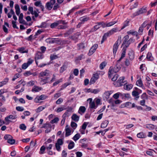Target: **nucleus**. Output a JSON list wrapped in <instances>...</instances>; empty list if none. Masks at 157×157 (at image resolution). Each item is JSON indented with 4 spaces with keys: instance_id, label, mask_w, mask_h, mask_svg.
Listing matches in <instances>:
<instances>
[{
    "instance_id": "0e129e2a",
    "label": "nucleus",
    "mask_w": 157,
    "mask_h": 157,
    "mask_svg": "<svg viewBox=\"0 0 157 157\" xmlns=\"http://www.w3.org/2000/svg\"><path fill=\"white\" fill-rule=\"evenodd\" d=\"M132 103L130 102H127L125 103V107H128L131 108V105Z\"/></svg>"
},
{
    "instance_id": "0eeeda50",
    "label": "nucleus",
    "mask_w": 157,
    "mask_h": 157,
    "mask_svg": "<svg viewBox=\"0 0 157 157\" xmlns=\"http://www.w3.org/2000/svg\"><path fill=\"white\" fill-rule=\"evenodd\" d=\"M47 98V96L45 95H42L40 96H37L34 99V101L36 103L40 102L41 100H44Z\"/></svg>"
},
{
    "instance_id": "5701e85b",
    "label": "nucleus",
    "mask_w": 157,
    "mask_h": 157,
    "mask_svg": "<svg viewBox=\"0 0 157 157\" xmlns=\"http://www.w3.org/2000/svg\"><path fill=\"white\" fill-rule=\"evenodd\" d=\"M136 85L138 86L142 87L143 88L144 87L142 82L140 79L138 80L136 82Z\"/></svg>"
},
{
    "instance_id": "49530a36",
    "label": "nucleus",
    "mask_w": 157,
    "mask_h": 157,
    "mask_svg": "<svg viewBox=\"0 0 157 157\" xmlns=\"http://www.w3.org/2000/svg\"><path fill=\"white\" fill-rule=\"evenodd\" d=\"M109 103L112 105V106L114 107L115 106L114 101L112 99H110L109 100Z\"/></svg>"
},
{
    "instance_id": "79ce46f5",
    "label": "nucleus",
    "mask_w": 157,
    "mask_h": 157,
    "mask_svg": "<svg viewBox=\"0 0 157 157\" xmlns=\"http://www.w3.org/2000/svg\"><path fill=\"white\" fill-rule=\"evenodd\" d=\"M59 121V119L58 117H56L53 120L51 121L50 123L51 124H54L57 122Z\"/></svg>"
},
{
    "instance_id": "a19ab883",
    "label": "nucleus",
    "mask_w": 157,
    "mask_h": 157,
    "mask_svg": "<svg viewBox=\"0 0 157 157\" xmlns=\"http://www.w3.org/2000/svg\"><path fill=\"white\" fill-rule=\"evenodd\" d=\"M58 58V56L55 55L53 54L51 55L50 56V59L51 60H52L54 59H56Z\"/></svg>"
},
{
    "instance_id": "338daca9",
    "label": "nucleus",
    "mask_w": 157,
    "mask_h": 157,
    "mask_svg": "<svg viewBox=\"0 0 157 157\" xmlns=\"http://www.w3.org/2000/svg\"><path fill=\"white\" fill-rule=\"evenodd\" d=\"M87 124L86 122H84L82 126V129L85 130Z\"/></svg>"
},
{
    "instance_id": "9d476101",
    "label": "nucleus",
    "mask_w": 157,
    "mask_h": 157,
    "mask_svg": "<svg viewBox=\"0 0 157 157\" xmlns=\"http://www.w3.org/2000/svg\"><path fill=\"white\" fill-rule=\"evenodd\" d=\"M98 47L97 44H95L93 45L89 51L88 55L89 56L92 55L96 51Z\"/></svg>"
},
{
    "instance_id": "6ab92c4d",
    "label": "nucleus",
    "mask_w": 157,
    "mask_h": 157,
    "mask_svg": "<svg viewBox=\"0 0 157 157\" xmlns=\"http://www.w3.org/2000/svg\"><path fill=\"white\" fill-rule=\"evenodd\" d=\"M126 83L124 84V89L127 90H129L132 89L133 86L132 84L125 85Z\"/></svg>"
},
{
    "instance_id": "f03ea898",
    "label": "nucleus",
    "mask_w": 157,
    "mask_h": 157,
    "mask_svg": "<svg viewBox=\"0 0 157 157\" xmlns=\"http://www.w3.org/2000/svg\"><path fill=\"white\" fill-rule=\"evenodd\" d=\"M40 76L41 77L47 76L44 78H42L41 81L46 83L50 79V76L52 75L51 72L47 70H45L44 71H42L40 73Z\"/></svg>"
},
{
    "instance_id": "c9c22d12",
    "label": "nucleus",
    "mask_w": 157,
    "mask_h": 157,
    "mask_svg": "<svg viewBox=\"0 0 157 157\" xmlns=\"http://www.w3.org/2000/svg\"><path fill=\"white\" fill-rule=\"evenodd\" d=\"M117 22V21H115L110 22L108 23H107V27H109L111 26L116 24Z\"/></svg>"
},
{
    "instance_id": "de8ad7c7",
    "label": "nucleus",
    "mask_w": 157,
    "mask_h": 157,
    "mask_svg": "<svg viewBox=\"0 0 157 157\" xmlns=\"http://www.w3.org/2000/svg\"><path fill=\"white\" fill-rule=\"evenodd\" d=\"M56 144H57L60 145H62L63 144V141L61 139H58Z\"/></svg>"
},
{
    "instance_id": "052dcab7",
    "label": "nucleus",
    "mask_w": 157,
    "mask_h": 157,
    "mask_svg": "<svg viewBox=\"0 0 157 157\" xmlns=\"http://www.w3.org/2000/svg\"><path fill=\"white\" fill-rule=\"evenodd\" d=\"M60 146L61 145H60L59 144H56L55 147H56V148L57 151H60V148H61V147Z\"/></svg>"
},
{
    "instance_id": "58836bf2",
    "label": "nucleus",
    "mask_w": 157,
    "mask_h": 157,
    "mask_svg": "<svg viewBox=\"0 0 157 157\" xmlns=\"http://www.w3.org/2000/svg\"><path fill=\"white\" fill-rule=\"evenodd\" d=\"M45 108V107L42 106L39 107L37 109H36V111L37 113L40 112L44 109Z\"/></svg>"
},
{
    "instance_id": "6e6552de",
    "label": "nucleus",
    "mask_w": 157,
    "mask_h": 157,
    "mask_svg": "<svg viewBox=\"0 0 157 157\" xmlns=\"http://www.w3.org/2000/svg\"><path fill=\"white\" fill-rule=\"evenodd\" d=\"M99 78V75L98 73H95L93 74L92 77L90 81V84H93Z\"/></svg>"
},
{
    "instance_id": "37998d69",
    "label": "nucleus",
    "mask_w": 157,
    "mask_h": 157,
    "mask_svg": "<svg viewBox=\"0 0 157 157\" xmlns=\"http://www.w3.org/2000/svg\"><path fill=\"white\" fill-rule=\"evenodd\" d=\"M4 138L5 140H9L13 138L12 136L10 135H5Z\"/></svg>"
},
{
    "instance_id": "4c0bfd02",
    "label": "nucleus",
    "mask_w": 157,
    "mask_h": 157,
    "mask_svg": "<svg viewBox=\"0 0 157 157\" xmlns=\"http://www.w3.org/2000/svg\"><path fill=\"white\" fill-rule=\"evenodd\" d=\"M71 125L74 129H75L77 128V125L75 122H71Z\"/></svg>"
},
{
    "instance_id": "bf43d9fd",
    "label": "nucleus",
    "mask_w": 157,
    "mask_h": 157,
    "mask_svg": "<svg viewBox=\"0 0 157 157\" xmlns=\"http://www.w3.org/2000/svg\"><path fill=\"white\" fill-rule=\"evenodd\" d=\"M16 109L17 110L19 111H22L24 110V109L22 107L20 106L17 107Z\"/></svg>"
},
{
    "instance_id": "13d9d810",
    "label": "nucleus",
    "mask_w": 157,
    "mask_h": 157,
    "mask_svg": "<svg viewBox=\"0 0 157 157\" xmlns=\"http://www.w3.org/2000/svg\"><path fill=\"white\" fill-rule=\"evenodd\" d=\"M67 28L66 25H60L58 27V29H65Z\"/></svg>"
},
{
    "instance_id": "f704fd0d",
    "label": "nucleus",
    "mask_w": 157,
    "mask_h": 157,
    "mask_svg": "<svg viewBox=\"0 0 157 157\" xmlns=\"http://www.w3.org/2000/svg\"><path fill=\"white\" fill-rule=\"evenodd\" d=\"M79 35L80 33H77L73 36H71V38L73 40H75L76 39H77L78 38V36Z\"/></svg>"
},
{
    "instance_id": "9b49d317",
    "label": "nucleus",
    "mask_w": 157,
    "mask_h": 157,
    "mask_svg": "<svg viewBox=\"0 0 157 157\" xmlns=\"http://www.w3.org/2000/svg\"><path fill=\"white\" fill-rule=\"evenodd\" d=\"M16 118L17 117L16 115H10L8 117H5V120L6 122H7L6 124H9L10 122L11 121L9 119L13 120L16 119Z\"/></svg>"
},
{
    "instance_id": "ea45409f",
    "label": "nucleus",
    "mask_w": 157,
    "mask_h": 157,
    "mask_svg": "<svg viewBox=\"0 0 157 157\" xmlns=\"http://www.w3.org/2000/svg\"><path fill=\"white\" fill-rule=\"evenodd\" d=\"M129 22V21L128 20H126V21H125L123 23V25L121 28V29H122L124 28H125L128 25Z\"/></svg>"
},
{
    "instance_id": "aec40b11",
    "label": "nucleus",
    "mask_w": 157,
    "mask_h": 157,
    "mask_svg": "<svg viewBox=\"0 0 157 157\" xmlns=\"http://www.w3.org/2000/svg\"><path fill=\"white\" fill-rule=\"evenodd\" d=\"M42 89V88L41 87H40L37 86H34L32 89V91L34 92H37L41 90Z\"/></svg>"
},
{
    "instance_id": "6e6d98bb",
    "label": "nucleus",
    "mask_w": 157,
    "mask_h": 157,
    "mask_svg": "<svg viewBox=\"0 0 157 157\" xmlns=\"http://www.w3.org/2000/svg\"><path fill=\"white\" fill-rule=\"evenodd\" d=\"M63 99L61 98H59L56 102L57 104H59L63 101Z\"/></svg>"
},
{
    "instance_id": "603ef678",
    "label": "nucleus",
    "mask_w": 157,
    "mask_h": 157,
    "mask_svg": "<svg viewBox=\"0 0 157 157\" xmlns=\"http://www.w3.org/2000/svg\"><path fill=\"white\" fill-rule=\"evenodd\" d=\"M125 55V53L124 52H122L121 54V57L117 61V62H119L124 57Z\"/></svg>"
},
{
    "instance_id": "e2e57ef3",
    "label": "nucleus",
    "mask_w": 157,
    "mask_h": 157,
    "mask_svg": "<svg viewBox=\"0 0 157 157\" xmlns=\"http://www.w3.org/2000/svg\"><path fill=\"white\" fill-rule=\"evenodd\" d=\"M8 79L7 78H6L4 81L0 82V84H3L5 85L8 82Z\"/></svg>"
},
{
    "instance_id": "c756f323",
    "label": "nucleus",
    "mask_w": 157,
    "mask_h": 157,
    "mask_svg": "<svg viewBox=\"0 0 157 157\" xmlns=\"http://www.w3.org/2000/svg\"><path fill=\"white\" fill-rule=\"evenodd\" d=\"M137 136L138 138H144L145 137V134L143 132H140L138 133Z\"/></svg>"
},
{
    "instance_id": "a878e982",
    "label": "nucleus",
    "mask_w": 157,
    "mask_h": 157,
    "mask_svg": "<svg viewBox=\"0 0 157 157\" xmlns=\"http://www.w3.org/2000/svg\"><path fill=\"white\" fill-rule=\"evenodd\" d=\"M60 21H57L51 25L50 27L52 28H54L56 27L58 25L60 24Z\"/></svg>"
},
{
    "instance_id": "72a5a7b5",
    "label": "nucleus",
    "mask_w": 157,
    "mask_h": 157,
    "mask_svg": "<svg viewBox=\"0 0 157 157\" xmlns=\"http://www.w3.org/2000/svg\"><path fill=\"white\" fill-rule=\"evenodd\" d=\"M80 136L79 133H77L75 135L73 139L75 141H76L80 138Z\"/></svg>"
},
{
    "instance_id": "f8f14e48",
    "label": "nucleus",
    "mask_w": 157,
    "mask_h": 157,
    "mask_svg": "<svg viewBox=\"0 0 157 157\" xmlns=\"http://www.w3.org/2000/svg\"><path fill=\"white\" fill-rule=\"evenodd\" d=\"M65 131L66 137H67L71 134V131L68 125H67L66 126Z\"/></svg>"
},
{
    "instance_id": "bb28decb",
    "label": "nucleus",
    "mask_w": 157,
    "mask_h": 157,
    "mask_svg": "<svg viewBox=\"0 0 157 157\" xmlns=\"http://www.w3.org/2000/svg\"><path fill=\"white\" fill-rule=\"evenodd\" d=\"M132 94L133 96L136 97L135 99L136 100H137L139 97L138 96V95L139 94L138 92L135 90L133 91L132 92Z\"/></svg>"
},
{
    "instance_id": "412c9836",
    "label": "nucleus",
    "mask_w": 157,
    "mask_h": 157,
    "mask_svg": "<svg viewBox=\"0 0 157 157\" xmlns=\"http://www.w3.org/2000/svg\"><path fill=\"white\" fill-rule=\"evenodd\" d=\"M109 123L108 120H105L104 121L101 123V127L102 128H104L107 127Z\"/></svg>"
},
{
    "instance_id": "4be33fe9",
    "label": "nucleus",
    "mask_w": 157,
    "mask_h": 157,
    "mask_svg": "<svg viewBox=\"0 0 157 157\" xmlns=\"http://www.w3.org/2000/svg\"><path fill=\"white\" fill-rule=\"evenodd\" d=\"M46 42L48 43L52 44L57 42V40L55 39L48 38L46 40Z\"/></svg>"
},
{
    "instance_id": "864d4df0",
    "label": "nucleus",
    "mask_w": 157,
    "mask_h": 157,
    "mask_svg": "<svg viewBox=\"0 0 157 157\" xmlns=\"http://www.w3.org/2000/svg\"><path fill=\"white\" fill-rule=\"evenodd\" d=\"M106 64L105 62H103L100 65V68L101 70L103 69L104 67L105 66Z\"/></svg>"
},
{
    "instance_id": "a18cd8bd",
    "label": "nucleus",
    "mask_w": 157,
    "mask_h": 157,
    "mask_svg": "<svg viewBox=\"0 0 157 157\" xmlns=\"http://www.w3.org/2000/svg\"><path fill=\"white\" fill-rule=\"evenodd\" d=\"M100 91V90L99 89H92V93L96 94L99 93Z\"/></svg>"
},
{
    "instance_id": "f257e3e1",
    "label": "nucleus",
    "mask_w": 157,
    "mask_h": 157,
    "mask_svg": "<svg viewBox=\"0 0 157 157\" xmlns=\"http://www.w3.org/2000/svg\"><path fill=\"white\" fill-rule=\"evenodd\" d=\"M119 63L117 62L116 66L114 67H110L108 74L109 78H111L114 74L117 73L119 70L121 66L119 64Z\"/></svg>"
},
{
    "instance_id": "a211bd4d",
    "label": "nucleus",
    "mask_w": 157,
    "mask_h": 157,
    "mask_svg": "<svg viewBox=\"0 0 157 157\" xmlns=\"http://www.w3.org/2000/svg\"><path fill=\"white\" fill-rule=\"evenodd\" d=\"M30 13L33 15H34L35 17H37L38 15V14L37 13L36 10L33 11V7H30Z\"/></svg>"
},
{
    "instance_id": "f3484780",
    "label": "nucleus",
    "mask_w": 157,
    "mask_h": 157,
    "mask_svg": "<svg viewBox=\"0 0 157 157\" xmlns=\"http://www.w3.org/2000/svg\"><path fill=\"white\" fill-rule=\"evenodd\" d=\"M98 25H95L94 28H92L90 30V32H94L98 29L100 27V25H101V22L98 23Z\"/></svg>"
},
{
    "instance_id": "cd10ccee",
    "label": "nucleus",
    "mask_w": 157,
    "mask_h": 157,
    "mask_svg": "<svg viewBox=\"0 0 157 157\" xmlns=\"http://www.w3.org/2000/svg\"><path fill=\"white\" fill-rule=\"evenodd\" d=\"M29 61H28L27 63H24L21 66V68L22 69H25L29 66Z\"/></svg>"
},
{
    "instance_id": "393cba45",
    "label": "nucleus",
    "mask_w": 157,
    "mask_h": 157,
    "mask_svg": "<svg viewBox=\"0 0 157 157\" xmlns=\"http://www.w3.org/2000/svg\"><path fill=\"white\" fill-rule=\"evenodd\" d=\"M15 8L16 10V13L17 15H19L20 13V9L19 6L18 4L15 5Z\"/></svg>"
},
{
    "instance_id": "5fc2aeb1",
    "label": "nucleus",
    "mask_w": 157,
    "mask_h": 157,
    "mask_svg": "<svg viewBox=\"0 0 157 157\" xmlns=\"http://www.w3.org/2000/svg\"><path fill=\"white\" fill-rule=\"evenodd\" d=\"M34 5L35 6H40V5H42L41 3V1H37L36 2L34 3Z\"/></svg>"
},
{
    "instance_id": "8fccbe9b",
    "label": "nucleus",
    "mask_w": 157,
    "mask_h": 157,
    "mask_svg": "<svg viewBox=\"0 0 157 157\" xmlns=\"http://www.w3.org/2000/svg\"><path fill=\"white\" fill-rule=\"evenodd\" d=\"M19 128L21 129L25 130L26 129V126L24 124H21L20 125Z\"/></svg>"
},
{
    "instance_id": "3c124183",
    "label": "nucleus",
    "mask_w": 157,
    "mask_h": 157,
    "mask_svg": "<svg viewBox=\"0 0 157 157\" xmlns=\"http://www.w3.org/2000/svg\"><path fill=\"white\" fill-rule=\"evenodd\" d=\"M147 58L150 60H152V57L151 56V54L150 53H148L147 56Z\"/></svg>"
},
{
    "instance_id": "7c9ffc66",
    "label": "nucleus",
    "mask_w": 157,
    "mask_h": 157,
    "mask_svg": "<svg viewBox=\"0 0 157 157\" xmlns=\"http://www.w3.org/2000/svg\"><path fill=\"white\" fill-rule=\"evenodd\" d=\"M46 148V147L44 146H42L40 148V151L39 152V153L40 154H44Z\"/></svg>"
},
{
    "instance_id": "774afa93",
    "label": "nucleus",
    "mask_w": 157,
    "mask_h": 157,
    "mask_svg": "<svg viewBox=\"0 0 157 157\" xmlns=\"http://www.w3.org/2000/svg\"><path fill=\"white\" fill-rule=\"evenodd\" d=\"M109 36L108 33H105L103 37L102 40H104L105 41L107 37Z\"/></svg>"
},
{
    "instance_id": "ddd939ff",
    "label": "nucleus",
    "mask_w": 157,
    "mask_h": 157,
    "mask_svg": "<svg viewBox=\"0 0 157 157\" xmlns=\"http://www.w3.org/2000/svg\"><path fill=\"white\" fill-rule=\"evenodd\" d=\"M124 77H122L120 78L119 79L117 80V82H116L115 84L114 85H116V86H121L122 85H123L124 84H122L121 82V80H124Z\"/></svg>"
},
{
    "instance_id": "dca6fc26",
    "label": "nucleus",
    "mask_w": 157,
    "mask_h": 157,
    "mask_svg": "<svg viewBox=\"0 0 157 157\" xmlns=\"http://www.w3.org/2000/svg\"><path fill=\"white\" fill-rule=\"evenodd\" d=\"M86 110V109L84 106H81L79 108L78 111V113L81 115H82L85 112Z\"/></svg>"
},
{
    "instance_id": "7ed1b4c3",
    "label": "nucleus",
    "mask_w": 157,
    "mask_h": 157,
    "mask_svg": "<svg viewBox=\"0 0 157 157\" xmlns=\"http://www.w3.org/2000/svg\"><path fill=\"white\" fill-rule=\"evenodd\" d=\"M147 11V8L143 7L142 8L140 9L136 12L133 13L132 14V18H133L136 16L145 13Z\"/></svg>"
},
{
    "instance_id": "423d86ee",
    "label": "nucleus",
    "mask_w": 157,
    "mask_h": 157,
    "mask_svg": "<svg viewBox=\"0 0 157 157\" xmlns=\"http://www.w3.org/2000/svg\"><path fill=\"white\" fill-rule=\"evenodd\" d=\"M44 58V56L43 53L40 52H38L35 56V60L36 63L37 65H38V62L37 61V60L39 59H41Z\"/></svg>"
},
{
    "instance_id": "b1692460",
    "label": "nucleus",
    "mask_w": 157,
    "mask_h": 157,
    "mask_svg": "<svg viewBox=\"0 0 157 157\" xmlns=\"http://www.w3.org/2000/svg\"><path fill=\"white\" fill-rule=\"evenodd\" d=\"M71 119L75 121H78L79 120V117L75 114H74L71 117Z\"/></svg>"
},
{
    "instance_id": "09e8293b",
    "label": "nucleus",
    "mask_w": 157,
    "mask_h": 157,
    "mask_svg": "<svg viewBox=\"0 0 157 157\" xmlns=\"http://www.w3.org/2000/svg\"><path fill=\"white\" fill-rule=\"evenodd\" d=\"M121 94L119 92L113 95V97L115 99H117L119 98V95H121Z\"/></svg>"
},
{
    "instance_id": "c85d7f7f",
    "label": "nucleus",
    "mask_w": 157,
    "mask_h": 157,
    "mask_svg": "<svg viewBox=\"0 0 157 157\" xmlns=\"http://www.w3.org/2000/svg\"><path fill=\"white\" fill-rule=\"evenodd\" d=\"M113 92V91L112 90H111L110 91H107L105 92L104 93V95L105 96V97L106 98H109V97L110 96V95L112 94Z\"/></svg>"
},
{
    "instance_id": "1a4fd4ad",
    "label": "nucleus",
    "mask_w": 157,
    "mask_h": 157,
    "mask_svg": "<svg viewBox=\"0 0 157 157\" xmlns=\"http://www.w3.org/2000/svg\"><path fill=\"white\" fill-rule=\"evenodd\" d=\"M87 101H89L90 107L91 109H96L97 107V105H96L94 101H92V98H89Z\"/></svg>"
},
{
    "instance_id": "39448f33",
    "label": "nucleus",
    "mask_w": 157,
    "mask_h": 157,
    "mask_svg": "<svg viewBox=\"0 0 157 157\" xmlns=\"http://www.w3.org/2000/svg\"><path fill=\"white\" fill-rule=\"evenodd\" d=\"M121 43V40H117L113 46V54H115L118 48V46Z\"/></svg>"
},
{
    "instance_id": "680f3d73",
    "label": "nucleus",
    "mask_w": 157,
    "mask_h": 157,
    "mask_svg": "<svg viewBox=\"0 0 157 157\" xmlns=\"http://www.w3.org/2000/svg\"><path fill=\"white\" fill-rule=\"evenodd\" d=\"M40 49L41 51V52L43 53L46 50V48L44 46H42L40 47Z\"/></svg>"
},
{
    "instance_id": "4468645a",
    "label": "nucleus",
    "mask_w": 157,
    "mask_h": 157,
    "mask_svg": "<svg viewBox=\"0 0 157 157\" xmlns=\"http://www.w3.org/2000/svg\"><path fill=\"white\" fill-rule=\"evenodd\" d=\"M23 15L22 13L20 14L19 17V23L21 24H27V23L23 19Z\"/></svg>"
},
{
    "instance_id": "c03bdc74",
    "label": "nucleus",
    "mask_w": 157,
    "mask_h": 157,
    "mask_svg": "<svg viewBox=\"0 0 157 157\" xmlns=\"http://www.w3.org/2000/svg\"><path fill=\"white\" fill-rule=\"evenodd\" d=\"M8 143L12 144H14L15 142V140L14 139H13V138H11L10 140H7V141Z\"/></svg>"
},
{
    "instance_id": "e433bc0d",
    "label": "nucleus",
    "mask_w": 157,
    "mask_h": 157,
    "mask_svg": "<svg viewBox=\"0 0 157 157\" xmlns=\"http://www.w3.org/2000/svg\"><path fill=\"white\" fill-rule=\"evenodd\" d=\"M74 30V29L73 28H72L70 29L68 31L67 33L65 34L66 35H70L72 33Z\"/></svg>"
},
{
    "instance_id": "473e14b6",
    "label": "nucleus",
    "mask_w": 157,
    "mask_h": 157,
    "mask_svg": "<svg viewBox=\"0 0 157 157\" xmlns=\"http://www.w3.org/2000/svg\"><path fill=\"white\" fill-rule=\"evenodd\" d=\"M75 144L72 141H71L68 145V148L69 149H72L74 146Z\"/></svg>"
},
{
    "instance_id": "69168bd1",
    "label": "nucleus",
    "mask_w": 157,
    "mask_h": 157,
    "mask_svg": "<svg viewBox=\"0 0 157 157\" xmlns=\"http://www.w3.org/2000/svg\"><path fill=\"white\" fill-rule=\"evenodd\" d=\"M129 57L130 59L132 60L134 58V55L132 53L129 54Z\"/></svg>"
},
{
    "instance_id": "4d7b16f0",
    "label": "nucleus",
    "mask_w": 157,
    "mask_h": 157,
    "mask_svg": "<svg viewBox=\"0 0 157 157\" xmlns=\"http://www.w3.org/2000/svg\"><path fill=\"white\" fill-rule=\"evenodd\" d=\"M118 75L117 74H115L113 77L112 78V80L113 81H115L117 78Z\"/></svg>"
},
{
    "instance_id": "20e7f679",
    "label": "nucleus",
    "mask_w": 157,
    "mask_h": 157,
    "mask_svg": "<svg viewBox=\"0 0 157 157\" xmlns=\"http://www.w3.org/2000/svg\"><path fill=\"white\" fill-rule=\"evenodd\" d=\"M56 2V0H50L49 2H47L45 5L46 9L50 10L52 8L53 5Z\"/></svg>"
},
{
    "instance_id": "2eb2a0df",
    "label": "nucleus",
    "mask_w": 157,
    "mask_h": 157,
    "mask_svg": "<svg viewBox=\"0 0 157 157\" xmlns=\"http://www.w3.org/2000/svg\"><path fill=\"white\" fill-rule=\"evenodd\" d=\"M119 29L118 28L116 27L113 28L110 30L109 32H107V33H108L109 35H112L115 33H116L118 31Z\"/></svg>"
},
{
    "instance_id": "2f4dec72",
    "label": "nucleus",
    "mask_w": 157,
    "mask_h": 157,
    "mask_svg": "<svg viewBox=\"0 0 157 157\" xmlns=\"http://www.w3.org/2000/svg\"><path fill=\"white\" fill-rule=\"evenodd\" d=\"M154 125L153 124H150L146 125V128L150 130H152L154 129Z\"/></svg>"
}]
</instances>
